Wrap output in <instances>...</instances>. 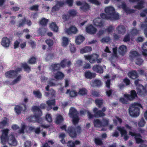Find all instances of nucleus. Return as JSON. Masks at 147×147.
<instances>
[{"label": "nucleus", "instance_id": "f257e3e1", "mask_svg": "<svg viewBox=\"0 0 147 147\" xmlns=\"http://www.w3.org/2000/svg\"><path fill=\"white\" fill-rule=\"evenodd\" d=\"M32 109L34 113V115H31L27 118L28 121L30 122L34 123L35 121L39 123H41L42 119L41 117L42 115V112L38 106H34L32 107Z\"/></svg>", "mask_w": 147, "mask_h": 147}, {"label": "nucleus", "instance_id": "f03ea898", "mask_svg": "<svg viewBox=\"0 0 147 147\" xmlns=\"http://www.w3.org/2000/svg\"><path fill=\"white\" fill-rule=\"evenodd\" d=\"M9 130L6 129L2 130V134L1 136V143L5 144L7 141L8 142L13 146H16L17 144V142L13 135H10L8 138V134Z\"/></svg>", "mask_w": 147, "mask_h": 147}, {"label": "nucleus", "instance_id": "7ed1b4c3", "mask_svg": "<svg viewBox=\"0 0 147 147\" xmlns=\"http://www.w3.org/2000/svg\"><path fill=\"white\" fill-rule=\"evenodd\" d=\"M140 108H143L141 105L138 102H134L132 104L129 109V112L131 117L138 116L140 113Z\"/></svg>", "mask_w": 147, "mask_h": 147}, {"label": "nucleus", "instance_id": "20e7f679", "mask_svg": "<svg viewBox=\"0 0 147 147\" xmlns=\"http://www.w3.org/2000/svg\"><path fill=\"white\" fill-rule=\"evenodd\" d=\"M140 80L138 79L135 80L134 84L136 86V91L138 95L145 96L147 95V84L144 86L139 83Z\"/></svg>", "mask_w": 147, "mask_h": 147}, {"label": "nucleus", "instance_id": "39448f33", "mask_svg": "<svg viewBox=\"0 0 147 147\" xmlns=\"http://www.w3.org/2000/svg\"><path fill=\"white\" fill-rule=\"evenodd\" d=\"M81 131V128L79 126L76 127L69 126L68 127L67 130V133L72 138H76L77 135L80 134Z\"/></svg>", "mask_w": 147, "mask_h": 147}, {"label": "nucleus", "instance_id": "423d86ee", "mask_svg": "<svg viewBox=\"0 0 147 147\" xmlns=\"http://www.w3.org/2000/svg\"><path fill=\"white\" fill-rule=\"evenodd\" d=\"M105 13L114 20H117L119 19V16L116 13L114 7L112 6H109L105 8Z\"/></svg>", "mask_w": 147, "mask_h": 147}, {"label": "nucleus", "instance_id": "0eeeda50", "mask_svg": "<svg viewBox=\"0 0 147 147\" xmlns=\"http://www.w3.org/2000/svg\"><path fill=\"white\" fill-rule=\"evenodd\" d=\"M78 111L75 108L71 107L70 108L69 112L70 117L72 118V122L73 124L76 125L79 122L80 119L78 115Z\"/></svg>", "mask_w": 147, "mask_h": 147}, {"label": "nucleus", "instance_id": "6e6552de", "mask_svg": "<svg viewBox=\"0 0 147 147\" xmlns=\"http://www.w3.org/2000/svg\"><path fill=\"white\" fill-rule=\"evenodd\" d=\"M68 14H63L62 15V17L63 20L65 21H67L70 19L71 17L73 18L77 16L78 14L77 11L74 9H69L68 12Z\"/></svg>", "mask_w": 147, "mask_h": 147}, {"label": "nucleus", "instance_id": "1a4fd4ad", "mask_svg": "<svg viewBox=\"0 0 147 147\" xmlns=\"http://www.w3.org/2000/svg\"><path fill=\"white\" fill-rule=\"evenodd\" d=\"M106 110V108L105 107H103L101 110H98L97 108H94L93 109V111L94 113L95 117L99 118L103 117L105 115L104 112Z\"/></svg>", "mask_w": 147, "mask_h": 147}, {"label": "nucleus", "instance_id": "9d476101", "mask_svg": "<svg viewBox=\"0 0 147 147\" xmlns=\"http://www.w3.org/2000/svg\"><path fill=\"white\" fill-rule=\"evenodd\" d=\"M84 57L86 59L89 61L91 63H94L99 57V55L96 54H93L91 55H85Z\"/></svg>", "mask_w": 147, "mask_h": 147}, {"label": "nucleus", "instance_id": "9b49d317", "mask_svg": "<svg viewBox=\"0 0 147 147\" xmlns=\"http://www.w3.org/2000/svg\"><path fill=\"white\" fill-rule=\"evenodd\" d=\"M124 96L127 100L131 101L137 97V95L135 90H132L130 91V94H124Z\"/></svg>", "mask_w": 147, "mask_h": 147}, {"label": "nucleus", "instance_id": "f8f14e48", "mask_svg": "<svg viewBox=\"0 0 147 147\" xmlns=\"http://www.w3.org/2000/svg\"><path fill=\"white\" fill-rule=\"evenodd\" d=\"M129 134L131 135L132 136H135V139L136 141V142L138 144H139L143 143L144 142L142 139L140 138H137L138 137L142 138V136L140 133H136L135 132H133L131 131L129 132Z\"/></svg>", "mask_w": 147, "mask_h": 147}, {"label": "nucleus", "instance_id": "ddd939ff", "mask_svg": "<svg viewBox=\"0 0 147 147\" xmlns=\"http://www.w3.org/2000/svg\"><path fill=\"white\" fill-rule=\"evenodd\" d=\"M24 107L23 108L22 107L18 105H16L14 107V110L17 115L20 114L22 111H25L26 109V105L24 103L21 104Z\"/></svg>", "mask_w": 147, "mask_h": 147}, {"label": "nucleus", "instance_id": "4468645a", "mask_svg": "<svg viewBox=\"0 0 147 147\" xmlns=\"http://www.w3.org/2000/svg\"><path fill=\"white\" fill-rule=\"evenodd\" d=\"M5 75L6 78L12 79H14L17 76V73L14 70H10L6 72Z\"/></svg>", "mask_w": 147, "mask_h": 147}, {"label": "nucleus", "instance_id": "2eb2a0df", "mask_svg": "<svg viewBox=\"0 0 147 147\" xmlns=\"http://www.w3.org/2000/svg\"><path fill=\"white\" fill-rule=\"evenodd\" d=\"M93 22L94 25L98 27L101 28L103 26L104 22L100 18L94 19Z\"/></svg>", "mask_w": 147, "mask_h": 147}, {"label": "nucleus", "instance_id": "dca6fc26", "mask_svg": "<svg viewBox=\"0 0 147 147\" xmlns=\"http://www.w3.org/2000/svg\"><path fill=\"white\" fill-rule=\"evenodd\" d=\"M86 31L90 34H94L96 33L97 29L92 24H90L86 27Z\"/></svg>", "mask_w": 147, "mask_h": 147}, {"label": "nucleus", "instance_id": "f3484780", "mask_svg": "<svg viewBox=\"0 0 147 147\" xmlns=\"http://www.w3.org/2000/svg\"><path fill=\"white\" fill-rule=\"evenodd\" d=\"M116 31L118 34H124L126 32V28L123 25H119L116 28Z\"/></svg>", "mask_w": 147, "mask_h": 147}, {"label": "nucleus", "instance_id": "a211bd4d", "mask_svg": "<svg viewBox=\"0 0 147 147\" xmlns=\"http://www.w3.org/2000/svg\"><path fill=\"white\" fill-rule=\"evenodd\" d=\"M127 47L124 45H121L118 49V51L119 55L124 56L127 52Z\"/></svg>", "mask_w": 147, "mask_h": 147}, {"label": "nucleus", "instance_id": "6ab92c4d", "mask_svg": "<svg viewBox=\"0 0 147 147\" xmlns=\"http://www.w3.org/2000/svg\"><path fill=\"white\" fill-rule=\"evenodd\" d=\"M92 69L94 71L99 74H102L103 72V67L99 65H94Z\"/></svg>", "mask_w": 147, "mask_h": 147}, {"label": "nucleus", "instance_id": "aec40b11", "mask_svg": "<svg viewBox=\"0 0 147 147\" xmlns=\"http://www.w3.org/2000/svg\"><path fill=\"white\" fill-rule=\"evenodd\" d=\"M121 8L127 14H130L134 13L135 11V10L133 9H129L125 3H123L121 5Z\"/></svg>", "mask_w": 147, "mask_h": 147}, {"label": "nucleus", "instance_id": "412c9836", "mask_svg": "<svg viewBox=\"0 0 147 147\" xmlns=\"http://www.w3.org/2000/svg\"><path fill=\"white\" fill-rule=\"evenodd\" d=\"M55 99H52L51 100H49L46 101V103L48 107L47 110L49 111L52 109V106H55Z\"/></svg>", "mask_w": 147, "mask_h": 147}, {"label": "nucleus", "instance_id": "4be33fe9", "mask_svg": "<svg viewBox=\"0 0 147 147\" xmlns=\"http://www.w3.org/2000/svg\"><path fill=\"white\" fill-rule=\"evenodd\" d=\"M78 30L74 26H71L66 30V32L69 34H75L77 33Z\"/></svg>", "mask_w": 147, "mask_h": 147}, {"label": "nucleus", "instance_id": "5701e85b", "mask_svg": "<svg viewBox=\"0 0 147 147\" xmlns=\"http://www.w3.org/2000/svg\"><path fill=\"white\" fill-rule=\"evenodd\" d=\"M10 43L9 39L7 37H5L3 38L1 44L2 46L5 47H8Z\"/></svg>", "mask_w": 147, "mask_h": 147}, {"label": "nucleus", "instance_id": "b1692460", "mask_svg": "<svg viewBox=\"0 0 147 147\" xmlns=\"http://www.w3.org/2000/svg\"><path fill=\"white\" fill-rule=\"evenodd\" d=\"M142 48V55L145 58L147 57V42L143 44Z\"/></svg>", "mask_w": 147, "mask_h": 147}, {"label": "nucleus", "instance_id": "393cba45", "mask_svg": "<svg viewBox=\"0 0 147 147\" xmlns=\"http://www.w3.org/2000/svg\"><path fill=\"white\" fill-rule=\"evenodd\" d=\"M129 77L133 79H135L138 77V74L135 70H133L130 71L128 73Z\"/></svg>", "mask_w": 147, "mask_h": 147}, {"label": "nucleus", "instance_id": "a878e982", "mask_svg": "<svg viewBox=\"0 0 147 147\" xmlns=\"http://www.w3.org/2000/svg\"><path fill=\"white\" fill-rule=\"evenodd\" d=\"M65 77L64 74L62 72L58 71L55 74L54 78L57 80H62Z\"/></svg>", "mask_w": 147, "mask_h": 147}, {"label": "nucleus", "instance_id": "bb28decb", "mask_svg": "<svg viewBox=\"0 0 147 147\" xmlns=\"http://www.w3.org/2000/svg\"><path fill=\"white\" fill-rule=\"evenodd\" d=\"M61 67L59 63H55L51 65L50 68L52 72H54L59 70Z\"/></svg>", "mask_w": 147, "mask_h": 147}, {"label": "nucleus", "instance_id": "cd10ccee", "mask_svg": "<svg viewBox=\"0 0 147 147\" xmlns=\"http://www.w3.org/2000/svg\"><path fill=\"white\" fill-rule=\"evenodd\" d=\"M66 94H69L70 97H75L78 96V92L76 90L70 89H67L66 92Z\"/></svg>", "mask_w": 147, "mask_h": 147}, {"label": "nucleus", "instance_id": "c85d7f7f", "mask_svg": "<svg viewBox=\"0 0 147 147\" xmlns=\"http://www.w3.org/2000/svg\"><path fill=\"white\" fill-rule=\"evenodd\" d=\"M90 5L86 2L84 3L83 5L80 7V9L83 12H86L89 9Z\"/></svg>", "mask_w": 147, "mask_h": 147}, {"label": "nucleus", "instance_id": "c756f323", "mask_svg": "<svg viewBox=\"0 0 147 147\" xmlns=\"http://www.w3.org/2000/svg\"><path fill=\"white\" fill-rule=\"evenodd\" d=\"M85 37L82 35L78 36L75 39L76 43L78 45L80 44L85 40Z\"/></svg>", "mask_w": 147, "mask_h": 147}, {"label": "nucleus", "instance_id": "7c9ffc66", "mask_svg": "<svg viewBox=\"0 0 147 147\" xmlns=\"http://www.w3.org/2000/svg\"><path fill=\"white\" fill-rule=\"evenodd\" d=\"M85 76L86 78L91 79L95 77L96 74L89 71L85 72Z\"/></svg>", "mask_w": 147, "mask_h": 147}, {"label": "nucleus", "instance_id": "2f4dec72", "mask_svg": "<svg viewBox=\"0 0 147 147\" xmlns=\"http://www.w3.org/2000/svg\"><path fill=\"white\" fill-rule=\"evenodd\" d=\"M102 83L101 81L98 79H95L92 82L91 85L93 87H100L102 86Z\"/></svg>", "mask_w": 147, "mask_h": 147}, {"label": "nucleus", "instance_id": "473e14b6", "mask_svg": "<svg viewBox=\"0 0 147 147\" xmlns=\"http://www.w3.org/2000/svg\"><path fill=\"white\" fill-rule=\"evenodd\" d=\"M49 27L53 31L57 32H58V27L56 23L52 22L50 24Z\"/></svg>", "mask_w": 147, "mask_h": 147}, {"label": "nucleus", "instance_id": "72a5a7b5", "mask_svg": "<svg viewBox=\"0 0 147 147\" xmlns=\"http://www.w3.org/2000/svg\"><path fill=\"white\" fill-rule=\"evenodd\" d=\"M144 3V0H141L138 3V4L134 6V8L138 9H140L144 7L143 5Z\"/></svg>", "mask_w": 147, "mask_h": 147}, {"label": "nucleus", "instance_id": "f704fd0d", "mask_svg": "<svg viewBox=\"0 0 147 147\" xmlns=\"http://www.w3.org/2000/svg\"><path fill=\"white\" fill-rule=\"evenodd\" d=\"M49 21V19L43 18L39 21V24L42 26H46Z\"/></svg>", "mask_w": 147, "mask_h": 147}, {"label": "nucleus", "instance_id": "c9c22d12", "mask_svg": "<svg viewBox=\"0 0 147 147\" xmlns=\"http://www.w3.org/2000/svg\"><path fill=\"white\" fill-rule=\"evenodd\" d=\"M117 129L120 132L121 136L127 134V131L125 129L124 127H121V126H117Z\"/></svg>", "mask_w": 147, "mask_h": 147}, {"label": "nucleus", "instance_id": "e433bc0d", "mask_svg": "<svg viewBox=\"0 0 147 147\" xmlns=\"http://www.w3.org/2000/svg\"><path fill=\"white\" fill-rule=\"evenodd\" d=\"M93 124L94 126L95 127H102V122L99 119H94L93 121Z\"/></svg>", "mask_w": 147, "mask_h": 147}, {"label": "nucleus", "instance_id": "4c0bfd02", "mask_svg": "<svg viewBox=\"0 0 147 147\" xmlns=\"http://www.w3.org/2000/svg\"><path fill=\"white\" fill-rule=\"evenodd\" d=\"M92 48L91 47L86 46L81 49L80 50V53L82 54L86 53L91 51Z\"/></svg>", "mask_w": 147, "mask_h": 147}, {"label": "nucleus", "instance_id": "58836bf2", "mask_svg": "<svg viewBox=\"0 0 147 147\" xmlns=\"http://www.w3.org/2000/svg\"><path fill=\"white\" fill-rule=\"evenodd\" d=\"M88 90L85 88H83L80 89L78 94L81 96H84L87 94Z\"/></svg>", "mask_w": 147, "mask_h": 147}, {"label": "nucleus", "instance_id": "ea45409f", "mask_svg": "<svg viewBox=\"0 0 147 147\" xmlns=\"http://www.w3.org/2000/svg\"><path fill=\"white\" fill-rule=\"evenodd\" d=\"M140 55V54L138 52L136 51H132L130 52V55L129 57L132 59L133 58L137 57H138Z\"/></svg>", "mask_w": 147, "mask_h": 147}, {"label": "nucleus", "instance_id": "a19ab883", "mask_svg": "<svg viewBox=\"0 0 147 147\" xmlns=\"http://www.w3.org/2000/svg\"><path fill=\"white\" fill-rule=\"evenodd\" d=\"M33 94L36 98L40 99L42 98V94L39 90H34L33 91Z\"/></svg>", "mask_w": 147, "mask_h": 147}, {"label": "nucleus", "instance_id": "79ce46f5", "mask_svg": "<svg viewBox=\"0 0 147 147\" xmlns=\"http://www.w3.org/2000/svg\"><path fill=\"white\" fill-rule=\"evenodd\" d=\"M64 121L63 117L61 115L57 116L56 118V123L57 124H59L63 123Z\"/></svg>", "mask_w": 147, "mask_h": 147}, {"label": "nucleus", "instance_id": "37998d69", "mask_svg": "<svg viewBox=\"0 0 147 147\" xmlns=\"http://www.w3.org/2000/svg\"><path fill=\"white\" fill-rule=\"evenodd\" d=\"M22 67L24 69L25 71L29 73L31 71V68L26 63H23L22 65Z\"/></svg>", "mask_w": 147, "mask_h": 147}, {"label": "nucleus", "instance_id": "c03bdc74", "mask_svg": "<svg viewBox=\"0 0 147 147\" xmlns=\"http://www.w3.org/2000/svg\"><path fill=\"white\" fill-rule=\"evenodd\" d=\"M100 16L101 18L103 19L107 20H113L111 18V17L109 15H107V14L104 13H102L100 14Z\"/></svg>", "mask_w": 147, "mask_h": 147}, {"label": "nucleus", "instance_id": "a18cd8bd", "mask_svg": "<svg viewBox=\"0 0 147 147\" xmlns=\"http://www.w3.org/2000/svg\"><path fill=\"white\" fill-rule=\"evenodd\" d=\"M95 102L96 105L98 106V108H100L103 104V100L96 99L95 100Z\"/></svg>", "mask_w": 147, "mask_h": 147}, {"label": "nucleus", "instance_id": "49530a36", "mask_svg": "<svg viewBox=\"0 0 147 147\" xmlns=\"http://www.w3.org/2000/svg\"><path fill=\"white\" fill-rule=\"evenodd\" d=\"M48 91V92H45V95L46 96H51L53 97L55 94V92L53 89H51Z\"/></svg>", "mask_w": 147, "mask_h": 147}, {"label": "nucleus", "instance_id": "de8ad7c7", "mask_svg": "<svg viewBox=\"0 0 147 147\" xmlns=\"http://www.w3.org/2000/svg\"><path fill=\"white\" fill-rule=\"evenodd\" d=\"M115 29V27L112 25H110L108 26L105 30L107 32L108 34H110L113 32Z\"/></svg>", "mask_w": 147, "mask_h": 147}, {"label": "nucleus", "instance_id": "09e8293b", "mask_svg": "<svg viewBox=\"0 0 147 147\" xmlns=\"http://www.w3.org/2000/svg\"><path fill=\"white\" fill-rule=\"evenodd\" d=\"M139 31L136 28H133L131 31V34L133 36L137 35L139 34Z\"/></svg>", "mask_w": 147, "mask_h": 147}, {"label": "nucleus", "instance_id": "8fccbe9b", "mask_svg": "<svg viewBox=\"0 0 147 147\" xmlns=\"http://www.w3.org/2000/svg\"><path fill=\"white\" fill-rule=\"evenodd\" d=\"M62 45L66 46L68 45L69 43L68 38L66 37H63L62 38Z\"/></svg>", "mask_w": 147, "mask_h": 147}, {"label": "nucleus", "instance_id": "3c124183", "mask_svg": "<svg viewBox=\"0 0 147 147\" xmlns=\"http://www.w3.org/2000/svg\"><path fill=\"white\" fill-rule=\"evenodd\" d=\"M94 142L96 145L101 146L103 144V142L102 140L98 138H95Z\"/></svg>", "mask_w": 147, "mask_h": 147}, {"label": "nucleus", "instance_id": "603ef678", "mask_svg": "<svg viewBox=\"0 0 147 147\" xmlns=\"http://www.w3.org/2000/svg\"><path fill=\"white\" fill-rule=\"evenodd\" d=\"M22 76L21 75H19L11 83V85H14L20 81L21 79Z\"/></svg>", "mask_w": 147, "mask_h": 147}, {"label": "nucleus", "instance_id": "864d4df0", "mask_svg": "<svg viewBox=\"0 0 147 147\" xmlns=\"http://www.w3.org/2000/svg\"><path fill=\"white\" fill-rule=\"evenodd\" d=\"M140 55L138 57H137L136 58V64L139 65H140L142 63L143 61L140 57Z\"/></svg>", "mask_w": 147, "mask_h": 147}, {"label": "nucleus", "instance_id": "5fc2aeb1", "mask_svg": "<svg viewBox=\"0 0 147 147\" xmlns=\"http://www.w3.org/2000/svg\"><path fill=\"white\" fill-rule=\"evenodd\" d=\"M45 42L48 45L49 47L52 46L54 44L53 40L51 39H47L45 40Z\"/></svg>", "mask_w": 147, "mask_h": 147}, {"label": "nucleus", "instance_id": "6e6d98bb", "mask_svg": "<svg viewBox=\"0 0 147 147\" xmlns=\"http://www.w3.org/2000/svg\"><path fill=\"white\" fill-rule=\"evenodd\" d=\"M146 122L143 118H142L138 123V125L140 127H143L144 126Z\"/></svg>", "mask_w": 147, "mask_h": 147}, {"label": "nucleus", "instance_id": "4d7b16f0", "mask_svg": "<svg viewBox=\"0 0 147 147\" xmlns=\"http://www.w3.org/2000/svg\"><path fill=\"white\" fill-rule=\"evenodd\" d=\"M50 144L51 145H52L54 144V142L52 140H49L47 142H45L43 144L42 147H51L49 146Z\"/></svg>", "mask_w": 147, "mask_h": 147}, {"label": "nucleus", "instance_id": "13d9d810", "mask_svg": "<svg viewBox=\"0 0 147 147\" xmlns=\"http://www.w3.org/2000/svg\"><path fill=\"white\" fill-rule=\"evenodd\" d=\"M26 17H24L23 19H22L20 21L18 27H21L23 26L26 24Z\"/></svg>", "mask_w": 147, "mask_h": 147}, {"label": "nucleus", "instance_id": "bf43d9fd", "mask_svg": "<svg viewBox=\"0 0 147 147\" xmlns=\"http://www.w3.org/2000/svg\"><path fill=\"white\" fill-rule=\"evenodd\" d=\"M110 40V38L109 36H107L102 38L100 41L101 43H103L104 42L107 43L109 42Z\"/></svg>", "mask_w": 147, "mask_h": 147}, {"label": "nucleus", "instance_id": "052dcab7", "mask_svg": "<svg viewBox=\"0 0 147 147\" xmlns=\"http://www.w3.org/2000/svg\"><path fill=\"white\" fill-rule=\"evenodd\" d=\"M67 61V59H65L61 61L60 63H59L61 67L64 68L66 66Z\"/></svg>", "mask_w": 147, "mask_h": 147}, {"label": "nucleus", "instance_id": "680f3d73", "mask_svg": "<svg viewBox=\"0 0 147 147\" xmlns=\"http://www.w3.org/2000/svg\"><path fill=\"white\" fill-rule=\"evenodd\" d=\"M88 1L90 3L97 6L101 4L100 2L98 0H88Z\"/></svg>", "mask_w": 147, "mask_h": 147}, {"label": "nucleus", "instance_id": "e2e57ef3", "mask_svg": "<svg viewBox=\"0 0 147 147\" xmlns=\"http://www.w3.org/2000/svg\"><path fill=\"white\" fill-rule=\"evenodd\" d=\"M91 94L93 96L95 97H100V92L95 90H92Z\"/></svg>", "mask_w": 147, "mask_h": 147}, {"label": "nucleus", "instance_id": "0e129e2a", "mask_svg": "<svg viewBox=\"0 0 147 147\" xmlns=\"http://www.w3.org/2000/svg\"><path fill=\"white\" fill-rule=\"evenodd\" d=\"M102 127H105L107 126L109 123V121L108 119H106L103 118L102 119Z\"/></svg>", "mask_w": 147, "mask_h": 147}, {"label": "nucleus", "instance_id": "69168bd1", "mask_svg": "<svg viewBox=\"0 0 147 147\" xmlns=\"http://www.w3.org/2000/svg\"><path fill=\"white\" fill-rule=\"evenodd\" d=\"M130 37L129 34H127L124 36L123 41L125 42H129L130 40Z\"/></svg>", "mask_w": 147, "mask_h": 147}, {"label": "nucleus", "instance_id": "338daca9", "mask_svg": "<svg viewBox=\"0 0 147 147\" xmlns=\"http://www.w3.org/2000/svg\"><path fill=\"white\" fill-rule=\"evenodd\" d=\"M47 31V28H42L40 30L39 33L42 36H45L46 34Z\"/></svg>", "mask_w": 147, "mask_h": 147}, {"label": "nucleus", "instance_id": "774afa93", "mask_svg": "<svg viewBox=\"0 0 147 147\" xmlns=\"http://www.w3.org/2000/svg\"><path fill=\"white\" fill-rule=\"evenodd\" d=\"M141 27L142 28H144V33L146 36L147 37V24H142L141 25Z\"/></svg>", "mask_w": 147, "mask_h": 147}]
</instances>
